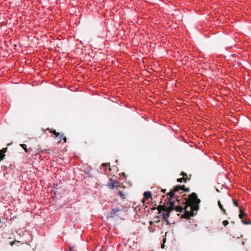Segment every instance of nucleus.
Masks as SVG:
<instances>
[{
  "label": "nucleus",
  "instance_id": "obj_1",
  "mask_svg": "<svg viewBox=\"0 0 251 251\" xmlns=\"http://www.w3.org/2000/svg\"><path fill=\"white\" fill-rule=\"evenodd\" d=\"M184 188V186H176L173 190L167 194L169 196L170 207L171 210H176L180 212H188L187 209L189 207V205L185 204H184L182 206L178 205L180 201L178 199V195L176 194V193L180 190L182 191Z\"/></svg>",
  "mask_w": 251,
  "mask_h": 251
},
{
  "label": "nucleus",
  "instance_id": "obj_2",
  "mask_svg": "<svg viewBox=\"0 0 251 251\" xmlns=\"http://www.w3.org/2000/svg\"><path fill=\"white\" fill-rule=\"evenodd\" d=\"M124 207L121 205H119L115 207H113L108 213V218H115L119 217L120 214L123 211Z\"/></svg>",
  "mask_w": 251,
  "mask_h": 251
},
{
  "label": "nucleus",
  "instance_id": "obj_3",
  "mask_svg": "<svg viewBox=\"0 0 251 251\" xmlns=\"http://www.w3.org/2000/svg\"><path fill=\"white\" fill-rule=\"evenodd\" d=\"M50 132L52 133V135H54L55 138L58 140V143H60L62 140H64V143L66 142V138L64 137L63 134H60L59 132H57L55 130H53V131H50Z\"/></svg>",
  "mask_w": 251,
  "mask_h": 251
},
{
  "label": "nucleus",
  "instance_id": "obj_4",
  "mask_svg": "<svg viewBox=\"0 0 251 251\" xmlns=\"http://www.w3.org/2000/svg\"><path fill=\"white\" fill-rule=\"evenodd\" d=\"M239 218L241 220L242 222L245 225L250 224L251 222L248 220L247 216L246 214L242 211V209H240V214L239 215Z\"/></svg>",
  "mask_w": 251,
  "mask_h": 251
},
{
  "label": "nucleus",
  "instance_id": "obj_5",
  "mask_svg": "<svg viewBox=\"0 0 251 251\" xmlns=\"http://www.w3.org/2000/svg\"><path fill=\"white\" fill-rule=\"evenodd\" d=\"M7 151V148H3L2 150H0V162L4 159L5 156V153Z\"/></svg>",
  "mask_w": 251,
  "mask_h": 251
},
{
  "label": "nucleus",
  "instance_id": "obj_6",
  "mask_svg": "<svg viewBox=\"0 0 251 251\" xmlns=\"http://www.w3.org/2000/svg\"><path fill=\"white\" fill-rule=\"evenodd\" d=\"M169 213H170V211H169L168 210H166L164 212L162 213V216H163V218L165 220H166L167 221H168L167 219L168 218V217H169V215H170Z\"/></svg>",
  "mask_w": 251,
  "mask_h": 251
},
{
  "label": "nucleus",
  "instance_id": "obj_7",
  "mask_svg": "<svg viewBox=\"0 0 251 251\" xmlns=\"http://www.w3.org/2000/svg\"><path fill=\"white\" fill-rule=\"evenodd\" d=\"M151 197V193L150 191H146L144 193V197L145 199L148 200Z\"/></svg>",
  "mask_w": 251,
  "mask_h": 251
},
{
  "label": "nucleus",
  "instance_id": "obj_8",
  "mask_svg": "<svg viewBox=\"0 0 251 251\" xmlns=\"http://www.w3.org/2000/svg\"><path fill=\"white\" fill-rule=\"evenodd\" d=\"M20 146L22 147V148L25 151V152H28V149H27L26 145L25 144H20Z\"/></svg>",
  "mask_w": 251,
  "mask_h": 251
},
{
  "label": "nucleus",
  "instance_id": "obj_9",
  "mask_svg": "<svg viewBox=\"0 0 251 251\" xmlns=\"http://www.w3.org/2000/svg\"><path fill=\"white\" fill-rule=\"evenodd\" d=\"M117 186L118 185H117L116 182H113V183H111L110 184L109 187L110 188L114 189V188L117 187Z\"/></svg>",
  "mask_w": 251,
  "mask_h": 251
},
{
  "label": "nucleus",
  "instance_id": "obj_10",
  "mask_svg": "<svg viewBox=\"0 0 251 251\" xmlns=\"http://www.w3.org/2000/svg\"><path fill=\"white\" fill-rule=\"evenodd\" d=\"M185 179L184 177L179 178L177 179V181L178 182H182L183 181H184L185 182L186 180Z\"/></svg>",
  "mask_w": 251,
  "mask_h": 251
},
{
  "label": "nucleus",
  "instance_id": "obj_11",
  "mask_svg": "<svg viewBox=\"0 0 251 251\" xmlns=\"http://www.w3.org/2000/svg\"><path fill=\"white\" fill-rule=\"evenodd\" d=\"M218 205H219V207L220 208V209L224 212H225V210L223 208V205L221 204L220 201H218Z\"/></svg>",
  "mask_w": 251,
  "mask_h": 251
},
{
  "label": "nucleus",
  "instance_id": "obj_12",
  "mask_svg": "<svg viewBox=\"0 0 251 251\" xmlns=\"http://www.w3.org/2000/svg\"><path fill=\"white\" fill-rule=\"evenodd\" d=\"M118 195H119L121 197L124 198L123 196H124L123 193L122 191H119L118 192Z\"/></svg>",
  "mask_w": 251,
  "mask_h": 251
},
{
  "label": "nucleus",
  "instance_id": "obj_13",
  "mask_svg": "<svg viewBox=\"0 0 251 251\" xmlns=\"http://www.w3.org/2000/svg\"><path fill=\"white\" fill-rule=\"evenodd\" d=\"M232 201H233L234 205L236 207H238V204L237 202L234 199H233Z\"/></svg>",
  "mask_w": 251,
  "mask_h": 251
},
{
  "label": "nucleus",
  "instance_id": "obj_14",
  "mask_svg": "<svg viewBox=\"0 0 251 251\" xmlns=\"http://www.w3.org/2000/svg\"><path fill=\"white\" fill-rule=\"evenodd\" d=\"M223 224L224 226H226L228 224V222L227 220H225L223 221Z\"/></svg>",
  "mask_w": 251,
  "mask_h": 251
},
{
  "label": "nucleus",
  "instance_id": "obj_15",
  "mask_svg": "<svg viewBox=\"0 0 251 251\" xmlns=\"http://www.w3.org/2000/svg\"><path fill=\"white\" fill-rule=\"evenodd\" d=\"M109 165H110V163H104L102 164V166L103 167H105L106 166H109Z\"/></svg>",
  "mask_w": 251,
  "mask_h": 251
},
{
  "label": "nucleus",
  "instance_id": "obj_16",
  "mask_svg": "<svg viewBox=\"0 0 251 251\" xmlns=\"http://www.w3.org/2000/svg\"><path fill=\"white\" fill-rule=\"evenodd\" d=\"M191 195L194 198H197V195L196 193H192Z\"/></svg>",
  "mask_w": 251,
  "mask_h": 251
},
{
  "label": "nucleus",
  "instance_id": "obj_17",
  "mask_svg": "<svg viewBox=\"0 0 251 251\" xmlns=\"http://www.w3.org/2000/svg\"><path fill=\"white\" fill-rule=\"evenodd\" d=\"M185 214L186 215V216L187 217H190V216H193V213H185Z\"/></svg>",
  "mask_w": 251,
  "mask_h": 251
},
{
  "label": "nucleus",
  "instance_id": "obj_18",
  "mask_svg": "<svg viewBox=\"0 0 251 251\" xmlns=\"http://www.w3.org/2000/svg\"><path fill=\"white\" fill-rule=\"evenodd\" d=\"M182 175H183V176H186V174H185V173H183V174H182Z\"/></svg>",
  "mask_w": 251,
  "mask_h": 251
},
{
  "label": "nucleus",
  "instance_id": "obj_19",
  "mask_svg": "<svg viewBox=\"0 0 251 251\" xmlns=\"http://www.w3.org/2000/svg\"><path fill=\"white\" fill-rule=\"evenodd\" d=\"M14 243V242H11V245H12V246L13 245Z\"/></svg>",
  "mask_w": 251,
  "mask_h": 251
},
{
  "label": "nucleus",
  "instance_id": "obj_20",
  "mask_svg": "<svg viewBox=\"0 0 251 251\" xmlns=\"http://www.w3.org/2000/svg\"><path fill=\"white\" fill-rule=\"evenodd\" d=\"M161 247H162V248H164V245H162L161 246Z\"/></svg>",
  "mask_w": 251,
  "mask_h": 251
},
{
  "label": "nucleus",
  "instance_id": "obj_21",
  "mask_svg": "<svg viewBox=\"0 0 251 251\" xmlns=\"http://www.w3.org/2000/svg\"><path fill=\"white\" fill-rule=\"evenodd\" d=\"M165 241H166V238H165V239H164V242H165Z\"/></svg>",
  "mask_w": 251,
  "mask_h": 251
},
{
  "label": "nucleus",
  "instance_id": "obj_22",
  "mask_svg": "<svg viewBox=\"0 0 251 251\" xmlns=\"http://www.w3.org/2000/svg\"><path fill=\"white\" fill-rule=\"evenodd\" d=\"M48 131H50V128H49V127H48Z\"/></svg>",
  "mask_w": 251,
  "mask_h": 251
}]
</instances>
